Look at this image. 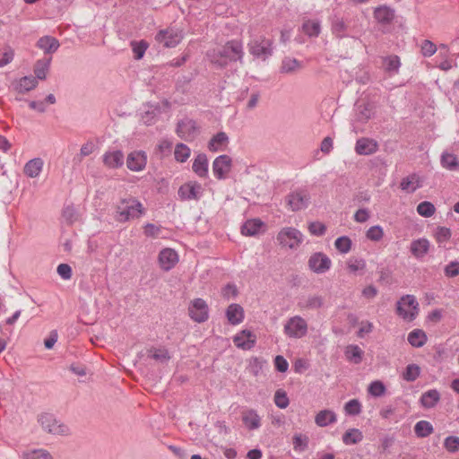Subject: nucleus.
Wrapping results in <instances>:
<instances>
[{
    "instance_id": "nucleus-34",
    "label": "nucleus",
    "mask_w": 459,
    "mask_h": 459,
    "mask_svg": "<svg viewBox=\"0 0 459 459\" xmlns=\"http://www.w3.org/2000/svg\"><path fill=\"white\" fill-rule=\"evenodd\" d=\"M363 354V351L358 345L351 344L346 347V359L354 364H359L362 361Z\"/></svg>"
},
{
    "instance_id": "nucleus-19",
    "label": "nucleus",
    "mask_w": 459,
    "mask_h": 459,
    "mask_svg": "<svg viewBox=\"0 0 459 459\" xmlns=\"http://www.w3.org/2000/svg\"><path fill=\"white\" fill-rule=\"evenodd\" d=\"M178 262V253L171 248H164L159 254V263L164 271L171 270Z\"/></svg>"
},
{
    "instance_id": "nucleus-39",
    "label": "nucleus",
    "mask_w": 459,
    "mask_h": 459,
    "mask_svg": "<svg viewBox=\"0 0 459 459\" xmlns=\"http://www.w3.org/2000/svg\"><path fill=\"white\" fill-rule=\"evenodd\" d=\"M383 65L385 72L389 74H397L401 66L400 58L395 55L388 56L384 58Z\"/></svg>"
},
{
    "instance_id": "nucleus-11",
    "label": "nucleus",
    "mask_w": 459,
    "mask_h": 459,
    "mask_svg": "<svg viewBox=\"0 0 459 459\" xmlns=\"http://www.w3.org/2000/svg\"><path fill=\"white\" fill-rule=\"evenodd\" d=\"M155 39L165 48H175L181 42L183 35L182 32L178 30L167 29L160 30L157 33Z\"/></svg>"
},
{
    "instance_id": "nucleus-12",
    "label": "nucleus",
    "mask_w": 459,
    "mask_h": 459,
    "mask_svg": "<svg viewBox=\"0 0 459 459\" xmlns=\"http://www.w3.org/2000/svg\"><path fill=\"white\" fill-rule=\"evenodd\" d=\"M376 105L369 100H361L355 104V120L367 123L375 114Z\"/></svg>"
},
{
    "instance_id": "nucleus-60",
    "label": "nucleus",
    "mask_w": 459,
    "mask_h": 459,
    "mask_svg": "<svg viewBox=\"0 0 459 459\" xmlns=\"http://www.w3.org/2000/svg\"><path fill=\"white\" fill-rule=\"evenodd\" d=\"M437 51L436 45L430 40L425 39L421 45V53L424 56H431Z\"/></svg>"
},
{
    "instance_id": "nucleus-22",
    "label": "nucleus",
    "mask_w": 459,
    "mask_h": 459,
    "mask_svg": "<svg viewBox=\"0 0 459 459\" xmlns=\"http://www.w3.org/2000/svg\"><path fill=\"white\" fill-rule=\"evenodd\" d=\"M429 250V241L427 238L415 239L411 243L410 251L418 259L424 257Z\"/></svg>"
},
{
    "instance_id": "nucleus-50",
    "label": "nucleus",
    "mask_w": 459,
    "mask_h": 459,
    "mask_svg": "<svg viewBox=\"0 0 459 459\" xmlns=\"http://www.w3.org/2000/svg\"><path fill=\"white\" fill-rule=\"evenodd\" d=\"M385 386L381 381H373L368 388V393L374 397H380L385 393Z\"/></svg>"
},
{
    "instance_id": "nucleus-38",
    "label": "nucleus",
    "mask_w": 459,
    "mask_h": 459,
    "mask_svg": "<svg viewBox=\"0 0 459 459\" xmlns=\"http://www.w3.org/2000/svg\"><path fill=\"white\" fill-rule=\"evenodd\" d=\"M443 168L448 170L459 169V160L453 153L443 152L440 160Z\"/></svg>"
},
{
    "instance_id": "nucleus-48",
    "label": "nucleus",
    "mask_w": 459,
    "mask_h": 459,
    "mask_svg": "<svg viewBox=\"0 0 459 459\" xmlns=\"http://www.w3.org/2000/svg\"><path fill=\"white\" fill-rule=\"evenodd\" d=\"M334 246L339 252L346 254L351 248V240L347 236H342L336 238Z\"/></svg>"
},
{
    "instance_id": "nucleus-59",
    "label": "nucleus",
    "mask_w": 459,
    "mask_h": 459,
    "mask_svg": "<svg viewBox=\"0 0 459 459\" xmlns=\"http://www.w3.org/2000/svg\"><path fill=\"white\" fill-rule=\"evenodd\" d=\"M445 275L448 278H453L459 275V262L453 261L446 264L444 268Z\"/></svg>"
},
{
    "instance_id": "nucleus-15",
    "label": "nucleus",
    "mask_w": 459,
    "mask_h": 459,
    "mask_svg": "<svg viewBox=\"0 0 459 459\" xmlns=\"http://www.w3.org/2000/svg\"><path fill=\"white\" fill-rule=\"evenodd\" d=\"M396 16L395 10L386 4L378 5L374 8L373 17L377 23L386 26L391 25Z\"/></svg>"
},
{
    "instance_id": "nucleus-4",
    "label": "nucleus",
    "mask_w": 459,
    "mask_h": 459,
    "mask_svg": "<svg viewBox=\"0 0 459 459\" xmlns=\"http://www.w3.org/2000/svg\"><path fill=\"white\" fill-rule=\"evenodd\" d=\"M396 313L406 321H412L419 313V303L413 295H404L396 305Z\"/></svg>"
},
{
    "instance_id": "nucleus-54",
    "label": "nucleus",
    "mask_w": 459,
    "mask_h": 459,
    "mask_svg": "<svg viewBox=\"0 0 459 459\" xmlns=\"http://www.w3.org/2000/svg\"><path fill=\"white\" fill-rule=\"evenodd\" d=\"M348 269L351 273L363 271L366 267V261L362 258H351L348 261Z\"/></svg>"
},
{
    "instance_id": "nucleus-1",
    "label": "nucleus",
    "mask_w": 459,
    "mask_h": 459,
    "mask_svg": "<svg viewBox=\"0 0 459 459\" xmlns=\"http://www.w3.org/2000/svg\"><path fill=\"white\" fill-rule=\"evenodd\" d=\"M212 64L219 68L227 66L231 62L243 60V46L238 40H230L220 48L212 49L207 53Z\"/></svg>"
},
{
    "instance_id": "nucleus-7",
    "label": "nucleus",
    "mask_w": 459,
    "mask_h": 459,
    "mask_svg": "<svg viewBox=\"0 0 459 459\" xmlns=\"http://www.w3.org/2000/svg\"><path fill=\"white\" fill-rule=\"evenodd\" d=\"M277 240L282 247L295 249L302 243L303 234L295 228L287 227L278 233Z\"/></svg>"
},
{
    "instance_id": "nucleus-37",
    "label": "nucleus",
    "mask_w": 459,
    "mask_h": 459,
    "mask_svg": "<svg viewBox=\"0 0 459 459\" xmlns=\"http://www.w3.org/2000/svg\"><path fill=\"white\" fill-rule=\"evenodd\" d=\"M301 67L302 65L299 60L287 56L282 59L280 71L282 74H292Z\"/></svg>"
},
{
    "instance_id": "nucleus-5",
    "label": "nucleus",
    "mask_w": 459,
    "mask_h": 459,
    "mask_svg": "<svg viewBox=\"0 0 459 459\" xmlns=\"http://www.w3.org/2000/svg\"><path fill=\"white\" fill-rule=\"evenodd\" d=\"M248 49L254 56L266 60L273 55V40L260 36L248 43Z\"/></svg>"
},
{
    "instance_id": "nucleus-49",
    "label": "nucleus",
    "mask_w": 459,
    "mask_h": 459,
    "mask_svg": "<svg viewBox=\"0 0 459 459\" xmlns=\"http://www.w3.org/2000/svg\"><path fill=\"white\" fill-rule=\"evenodd\" d=\"M434 204L429 201L421 202L417 206V212L420 216L430 217L435 213Z\"/></svg>"
},
{
    "instance_id": "nucleus-30",
    "label": "nucleus",
    "mask_w": 459,
    "mask_h": 459,
    "mask_svg": "<svg viewBox=\"0 0 459 459\" xmlns=\"http://www.w3.org/2000/svg\"><path fill=\"white\" fill-rule=\"evenodd\" d=\"M363 433L359 429H349L342 437L343 444L346 446H352L360 443L363 440Z\"/></svg>"
},
{
    "instance_id": "nucleus-42",
    "label": "nucleus",
    "mask_w": 459,
    "mask_h": 459,
    "mask_svg": "<svg viewBox=\"0 0 459 459\" xmlns=\"http://www.w3.org/2000/svg\"><path fill=\"white\" fill-rule=\"evenodd\" d=\"M308 437L303 434H295L293 437V449L297 452H304L308 447Z\"/></svg>"
},
{
    "instance_id": "nucleus-18",
    "label": "nucleus",
    "mask_w": 459,
    "mask_h": 459,
    "mask_svg": "<svg viewBox=\"0 0 459 459\" xmlns=\"http://www.w3.org/2000/svg\"><path fill=\"white\" fill-rule=\"evenodd\" d=\"M147 163V157L143 151H134L128 154L126 166L132 171L143 170Z\"/></svg>"
},
{
    "instance_id": "nucleus-35",
    "label": "nucleus",
    "mask_w": 459,
    "mask_h": 459,
    "mask_svg": "<svg viewBox=\"0 0 459 459\" xmlns=\"http://www.w3.org/2000/svg\"><path fill=\"white\" fill-rule=\"evenodd\" d=\"M262 226L263 222L259 219L248 220L241 227V233L245 236H255Z\"/></svg>"
},
{
    "instance_id": "nucleus-52",
    "label": "nucleus",
    "mask_w": 459,
    "mask_h": 459,
    "mask_svg": "<svg viewBox=\"0 0 459 459\" xmlns=\"http://www.w3.org/2000/svg\"><path fill=\"white\" fill-rule=\"evenodd\" d=\"M24 459H53L49 452L44 449L33 450L23 455Z\"/></svg>"
},
{
    "instance_id": "nucleus-9",
    "label": "nucleus",
    "mask_w": 459,
    "mask_h": 459,
    "mask_svg": "<svg viewBox=\"0 0 459 459\" xmlns=\"http://www.w3.org/2000/svg\"><path fill=\"white\" fill-rule=\"evenodd\" d=\"M307 264L311 271L321 274L325 273L331 268L332 261L325 254L316 252L310 255Z\"/></svg>"
},
{
    "instance_id": "nucleus-40",
    "label": "nucleus",
    "mask_w": 459,
    "mask_h": 459,
    "mask_svg": "<svg viewBox=\"0 0 459 459\" xmlns=\"http://www.w3.org/2000/svg\"><path fill=\"white\" fill-rule=\"evenodd\" d=\"M434 431L433 426L427 420H420L414 426V432L418 437H427Z\"/></svg>"
},
{
    "instance_id": "nucleus-62",
    "label": "nucleus",
    "mask_w": 459,
    "mask_h": 459,
    "mask_svg": "<svg viewBox=\"0 0 459 459\" xmlns=\"http://www.w3.org/2000/svg\"><path fill=\"white\" fill-rule=\"evenodd\" d=\"M274 367L277 371L281 373H285L289 368V363L283 356L277 355L274 358Z\"/></svg>"
},
{
    "instance_id": "nucleus-24",
    "label": "nucleus",
    "mask_w": 459,
    "mask_h": 459,
    "mask_svg": "<svg viewBox=\"0 0 459 459\" xmlns=\"http://www.w3.org/2000/svg\"><path fill=\"white\" fill-rule=\"evenodd\" d=\"M193 171L200 178L208 176V159L206 154L199 153L194 160L192 165Z\"/></svg>"
},
{
    "instance_id": "nucleus-6",
    "label": "nucleus",
    "mask_w": 459,
    "mask_h": 459,
    "mask_svg": "<svg viewBox=\"0 0 459 459\" xmlns=\"http://www.w3.org/2000/svg\"><path fill=\"white\" fill-rule=\"evenodd\" d=\"M310 194L306 188H298L286 196V202L292 212L306 209L310 204Z\"/></svg>"
},
{
    "instance_id": "nucleus-23",
    "label": "nucleus",
    "mask_w": 459,
    "mask_h": 459,
    "mask_svg": "<svg viewBox=\"0 0 459 459\" xmlns=\"http://www.w3.org/2000/svg\"><path fill=\"white\" fill-rule=\"evenodd\" d=\"M242 421L249 430L257 429L261 426V418L254 409L242 412Z\"/></svg>"
},
{
    "instance_id": "nucleus-32",
    "label": "nucleus",
    "mask_w": 459,
    "mask_h": 459,
    "mask_svg": "<svg viewBox=\"0 0 459 459\" xmlns=\"http://www.w3.org/2000/svg\"><path fill=\"white\" fill-rule=\"evenodd\" d=\"M427 340L425 332L420 329H414L408 334V342L412 347H422Z\"/></svg>"
},
{
    "instance_id": "nucleus-10",
    "label": "nucleus",
    "mask_w": 459,
    "mask_h": 459,
    "mask_svg": "<svg viewBox=\"0 0 459 459\" xmlns=\"http://www.w3.org/2000/svg\"><path fill=\"white\" fill-rule=\"evenodd\" d=\"M188 313L195 322H205L209 317V309L205 300L200 298L195 299L188 307Z\"/></svg>"
},
{
    "instance_id": "nucleus-28",
    "label": "nucleus",
    "mask_w": 459,
    "mask_h": 459,
    "mask_svg": "<svg viewBox=\"0 0 459 459\" xmlns=\"http://www.w3.org/2000/svg\"><path fill=\"white\" fill-rule=\"evenodd\" d=\"M336 420V414L331 410H322L315 417V422L319 427H326Z\"/></svg>"
},
{
    "instance_id": "nucleus-8",
    "label": "nucleus",
    "mask_w": 459,
    "mask_h": 459,
    "mask_svg": "<svg viewBox=\"0 0 459 459\" xmlns=\"http://www.w3.org/2000/svg\"><path fill=\"white\" fill-rule=\"evenodd\" d=\"M307 333V324L299 316L290 317L284 325V333L290 338H301Z\"/></svg>"
},
{
    "instance_id": "nucleus-33",
    "label": "nucleus",
    "mask_w": 459,
    "mask_h": 459,
    "mask_svg": "<svg viewBox=\"0 0 459 459\" xmlns=\"http://www.w3.org/2000/svg\"><path fill=\"white\" fill-rule=\"evenodd\" d=\"M420 186V185L419 184V177L417 174H411L403 178L400 183L401 189L408 193H413Z\"/></svg>"
},
{
    "instance_id": "nucleus-27",
    "label": "nucleus",
    "mask_w": 459,
    "mask_h": 459,
    "mask_svg": "<svg viewBox=\"0 0 459 459\" xmlns=\"http://www.w3.org/2000/svg\"><path fill=\"white\" fill-rule=\"evenodd\" d=\"M43 160L40 158H35L29 160L24 166V174L31 178H37L43 169Z\"/></svg>"
},
{
    "instance_id": "nucleus-45",
    "label": "nucleus",
    "mask_w": 459,
    "mask_h": 459,
    "mask_svg": "<svg viewBox=\"0 0 459 459\" xmlns=\"http://www.w3.org/2000/svg\"><path fill=\"white\" fill-rule=\"evenodd\" d=\"M344 412L349 416H357L361 412V403L358 399H351L344 405Z\"/></svg>"
},
{
    "instance_id": "nucleus-43",
    "label": "nucleus",
    "mask_w": 459,
    "mask_h": 459,
    "mask_svg": "<svg viewBox=\"0 0 459 459\" xmlns=\"http://www.w3.org/2000/svg\"><path fill=\"white\" fill-rule=\"evenodd\" d=\"M190 153V149L185 143H178L175 147L174 156L177 161L185 162Z\"/></svg>"
},
{
    "instance_id": "nucleus-56",
    "label": "nucleus",
    "mask_w": 459,
    "mask_h": 459,
    "mask_svg": "<svg viewBox=\"0 0 459 459\" xmlns=\"http://www.w3.org/2000/svg\"><path fill=\"white\" fill-rule=\"evenodd\" d=\"M308 231L314 236H323L326 231V227L320 221H312L308 224Z\"/></svg>"
},
{
    "instance_id": "nucleus-53",
    "label": "nucleus",
    "mask_w": 459,
    "mask_h": 459,
    "mask_svg": "<svg viewBox=\"0 0 459 459\" xmlns=\"http://www.w3.org/2000/svg\"><path fill=\"white\" fill-rule=\"evenodd\" d=\"M383 236V229L378 225L370 227L366 232V237L372 241H379Z\"/></svg>"
},
{
    "instance_id": "nucleus-58",
    "label": "nucleus",
    "mask_w": 459,
    "mask_h": 459,
    "mask_svg": "<svg viewBox=\"0 0 459 459\" xmlns=\"http://www.w3.org/2000/svg\"><path fill=\"white\" fill-rule=\"evenodd\" d=\"M435 238L438 243L446 242L451 238V230L446 227H437L435 232Z\"/></svg>"
},
{
    "instance_id": "nucleus-16",
    "label": "nucleus",
    "mask_w": 459,
    "mask_h": 459,
    "mask_svg": "<svg viewBox=\"0 0 459 459\" xmlns=\"http://www.w3.org/2000/svg\"><path fill=\"white\" fill-rule=\"evenodd\" d=\"M202 195L203 187L195 181L186 183L178 189V195L182 200H198Z\"/></svg>"
},
{
    "instance_id": "nucleus-25",
    "label": "nucleus",
    "mask_w": 459,
    "mask_h": 459,
    "mask_svg": "<svg viewBox=\"0 0 459 459\" xmlns=\"http://www.w3.org/2000/svg\"><path fill=\"white\" fill-rule=\"evenodd\" d=\"M226 316L231 325H238L244 319V310L238 304H230L226 310Z\"/></svg>"
},
{
    "instance_id": "nucleus-29",
    "label": "nucleus",
    "mask_w": 459,
    "mask_h": 459,
    "mask_svg": "<svg viewBox=\"0 0 459 459\" xmlns=\"http://www.w3.org/2000/svg\"><path fill=\"white\" fill-rule=\"evenodd\" d=\"M440 400V394L437 389H431L422 394L420 404L422 407L429 409L436 406Z\"/></svg>"
},
{
    "instance_id": "nucleus-63",
    "label": "nucleus",
    "mask_w": 459,
    "mask_h": 459,
    "mask_svg": "<svg viewBox=\"0 0 459 459\" xmlns=\"http://www.w3.org/2000/svg\"><path fill=\"white\" fill-rule=\"evenodd\" d=\"M56 271L59 276L64 280H69L72 277V268L67 264H60Z\"/></svg>"
},
{
    "instance_id": "nucleus-26",
    "label": "nucleus",
    "mask_w": 459,
    "mask_h": 459,
    "mask_svg": "<svg viewBox=\"0 0 459 459\" xmlns=\"http://www.w3.org/2000/svg\"><path fill=\"white\" fill-rule=\"evenodd\" d=\"M37 46L46 54H52L58 49L60 44L56 39L50 36H44L38 40Z\"/></svg>"
},
{
    "instance_id": "nucleus-61",
    "label": "nucleus",
    "mask_w": 459,
    "mask_h": 459,
    "mask_svg": "<svg viewBox=\"0 0 459 459\" xmlns=\"http://www.w3.org/2000/svg\"><path fill=\"white\" fill-rule=\"evenodd\" d=\"M95 145L92 142H87L84 143L81 149H80V157H74V160H78L79 162H81L82 159L83 157L89 156L94 151Z\"/></svg>"
},
{
    "instance_id": "nucleus-20",
    "label": "nucleus",
    "mask_w": 459,
    "mask_h": 459,
    "mask_svg": "<svg viewBox=\"0 0 459 459\" xmlns=\"http://www.w3.org/2000/svg\"><path fill=\"white\" fill-rule=\"evenodd\" d=\"M37 85V79L31 75L22 77L18 80L13 81L12 83L13 90L21 94H24L35 89Z\"/></svg>"
},
{
    "instance_id": "nucleus-36",
    "label": "nucleus",
    "mask_w": 459,
    "mask_h": 459,
    "mask_svg": "<svg viewBox=\"0 0 459 459\" xmlns=\"http://www.w3.org/2000/svg\"><path fill=\"white\" fill-rule=\"evenodd\" d=\"M51 58L39 59L34 66L35 78L38 80H45L50 66Z\"/></svg>"
},
{
    "instance_id": "nucleus-51",
    "label": "nucleus",
    "mask_w": 459,
    "mask_h": 459,
    "mask_svg": "<svg viewBox=\"0 0 459 459\" xmlns=\"http://www.w3.org/2000/svg\"><path fill=\"white\" fill-rule=\"evenodd\" d=\"M274 403L276 406L281 409L287 408L290 403V400L287 396L286 392H284L281 389L277 390L274 394Z\"/></svg>"
},
{
    "instance_id": "nucleus-44",
    "label": "nucleus",
    "mask_w": 459,
    "mask_h": 459,
    "mask_svg": "<svg viewBox=\"0 0 459 459\" xmlns=\"http://www.w3.org/2000/svg\"><path fill=\"white\" fill-rule=\"evenodd\" d=\"M131 45L134 59L141 60L148 48V43L144 40L132 41Z\"/></svg>"
},
{
    "instance_id": "nucleus-2",
    "label": "nucleus",
    "mask_w": 459,
    "mask_h": 459,
    "mask_svg": "<svg viewBox=\"0 0 459 459\" xmlns=\"http://www.w3.org/2000/svg\"><path fill=\"white\" fill-rule=\"evenodd\" d=\"M145 213V209L135 198L123 199L117 206V221L126 222L140 218Z\"/></svg>"
},
{
    "instance_id": "nucleus-3",
    "label": "nucleus",
    "mask_w": 459,
    "mask_h": 459,
    "mask_svg": "<svg viewBox=\"0 0 459 459\" xmlns=\"http://www.w3.org/2000/svg\"><path fill=\"white\" fill-rule=\"evenodd\" d=\"M38 422L42 429L51 435L70 436V428L57 420L52 413L43 412L38 416Z\"/></svg>"
},
{
    "instance_id": "nucleus-57",
    "label": "nucleus",
    "mask_w": 459,
    "mask_h": 459,
    "mask_svg": "<svg viewBox=\"0 0 459 459\" xmlns=\"http://www.w3.org/2000/svg\"><path fill=\"white\" fill-rule=\"evenodd\" d=\"M152 354V358L155 360L160 361V362H166L169 360L170 356L169 354V351L165 348H160V349H153L150 351Z\"/></svg>"
},
{
    "instance_id": "nucleus-41",
    "label": "nucleus",
    "mask_w": 459,
    "mask_h": 459,
    "mask_svg": "<svg viewBox=\"0 0 459 459\" xmlns=\"http://www.w3.org/2000/svg\"><path fill=\"white\" fill-rule=\"evenodd\" d=\"M323 304V298L317 295L308 296L303 302L299 303L300 307L306 309H316L321 307Z\"/></svg>"
},
{
    "instance_id": "nucleus-64",
    "label": "nucleus",
    "mask_w": 459,
    "mask_h": 459,
    "mask_svg": "<svg viewBox=\"0 0 459 459\" xmlns=\"http://www.w3.org/2000/svg\"><path fill=\"white\" fill-rule=\"evenodd\" d=\"M238 294L237 287L234 284H227L222 290V295L225 299H230V298L236 297Z\"/></svg>"
},
{
    "instance_id": "nucleus-14",
    "label": "nucleus",
    "mask_w": 459,
    "mask_h": 459,
    "mask_svg": "<svg viewBox=\"0 0 459 459\" xmlns=\"http://www.w3.org/2000/svg\"><path fill=\"white\" fill-rule=\"evenodd\" d=\"M232 167V160L229 155L222 154L218 156L212 162V172L214 177L219 179H225Z\"/></svg>"
},
{
    "instance_id": "nucleus-46",
    "label": "nucleus",
    "mask_w": 459,
    "mask_h": 459,
    "mask_svg": "<svg viewBox=\"0 0 459 459\" xmlns=\"http://www.w3.org/2000/svg\"><path fill=\"white\" fill-rule=\"evenodd\" d=\"M420 373V368L418 365L409 364L403 374V377L408 382H413L418 378Z\"/></svg>"
},
{
    "instance_id": "nucleus-21",
    "label": "nucleus",
    "mask_w": 459,
    "mask_h": 459,
    "mask_svg": "<svg viewBox=\"0 0 459 459\" xmlns=\"http://www.w3.org/2000/svg\"><path fill=\"white\" fill-rule=\"evenodd\" d=\"M234 344L241 349L249 350L255 342V335L249 330H243L233 338Z\"/></svg>"
},
{
    "instance_id": "nucleus-13",
    "label": "nucleus",
    "mask_w": 459,
    "mask_h": 459,
    "mask_svg": "<svg viewBox=\"0 0 459 459\" xmlns=\"http://www.w3.org/2000/svg\"><path fill=\"white\" fill-rule=\"evenodd\" d=\"M197 132V126L195 120L184 118L179 120L177 125L176 133L178 137L188 142L195 139Z\"/></svg>"
},
{
    "instance_id": "nucleus-31",
    "label": "nucleus",
    "mask_w": 459,
    "mask_h": 459,
    "mask_svg": "<svg viewBox=\"0 0 459 459\" xmlns=\"http://www.w3.org/2000/svg\"><path fill=\"white\" fill-rule=\"evenodd\" d=\"M229 143V137L226 133L219 132L214 134L208 143V149L211 152H218L222 150V146Z\"/></svg>"
},
{
    "instance_id": "nucleus-17",
    "label": "nucleus",
    "mask_w": 459,
    "mask_h": 459,
    "mask_svg": "<svg viewBox=\"0 0 459 459\" xmlns=\"http://www.w3.org/2000/svg\"><path fill=\"white\" fill-rule=\"evenodd\" d=\"M378 151V143L376 140L368 137H361L356 141L355 152L359 155H371Z\"/></svg>"
},
{
    "instance_id": "nucleus-55",
    "label": "nucleus",
    "mask_w": 459,
    "mask_h": 459,
    "mask_svg": "<svg viewBox=\"0 0 459 459\" xmlns=\"http://www.w3.org/2000/svg\"><path fill=\"white\" fill-rule=\"evenodd\" d=\"M445 448L450 453H455L459 450V437L449 436L444 441Z\"/></svg>"
},
{
    "instance_id": "nucleus-47",
    "label": "nucleus",
    "mask_w": 459,
    "mask_h": 459,
    "mask_svg": "<svg viewBox=\"0 0 459 459\" xmlns=\"http://www.w3.org/2000/svg\"><path fill=\"white\" fill-rule=\"evenodd\" d=\"M302 30L309 37H317L320 33V24L318 22L307 21L303 23Z\"/></svg>"
}]
</instances>
